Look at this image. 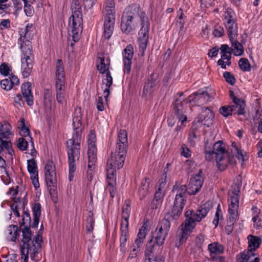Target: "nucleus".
Masks as SVG:
<instances>
[{
	"mask_svg": "<svg viewBox=\"0 0 262 262\" xmlns=\"http://www.w3.org/2000/svg\"><path fill=\"white\" fill-rule=\"evenodd\" d=\"M148 17L139 4H133L127 6L123 11L121 17V31L128 34L136 29L139 21L144 22Z\"/></svg>",
	"mask_w": 262,
	"mask_h": 262,
	"instance_id": "nucleus-1",
	"label": "nucleus"
},
{
	"mask_svg": "<svg viewBox=\"0 0 262 262\" xmlns=\"http://www.w3.org/2000/svg\"><path fill=\"white\" fill-rule=\"evenodd\" d=\"M26 203L23 202V213L21 215L22 219L19 221V228L21 230L22 239H24L25 244L26 242H29L30 241V235H32V231L31 228H37L41 215V206L40 203H35L32 207L33 211V223L31 224V219L30 214L28 209L25 210V205Z\"/></svg>",
	"mask_w": 262,
	"mask_h": 262,
	"instance_id": "nucleus-2",
	"label": "nucleus"
},
{
	"mask_svg": "<svg viewBox=\"0 0 262 262\" xmlns=\"http://www.w3.org/2000/svg\"><path fill=\"white\" fill-rule=\"evenodd\" d=\"M43 226L41 224L40 229L34 237H33V233L30 235V241L26 242L25 244L24 239L21 240L20 252L21 255L22 262H28L29 254L33 260H35L36 255L41 251V243L42 241V235L43 233Z\"/></svg>",
	"mask_w": 262,
	"mask_h": 262,
	"instance_id": "nucleus-3",
	"label": "nucleus"
},
{
	"mask_svg": "<svg viewBox=\"0 0 262 262\" xmlns=\"http://www.w3.org/2000/svg\"><path fill=\"white\" fill-rule=\"evenodd\" d=\"M82 129L74 130V134L72 139H69L67 142V146L68 148V163L69 166V180L72 181L76 170L75 162L78 160L80 158V149L81 141V133Z\"/></svg>",
	"mask_w": 262,
	"mask_h": 262,
	"instance_id": "nucleus-4",
	"label": "nucleus"
},
{
	"mask_svg": "<svg viewBox=\"0 0 262 262\" xmlns=\"http://www.w3.org/2000/svg\"><path fill=\"white\" fill-rule=\"evenodd\" d=\"M28 44L24 46L21 44V50L23 56L21 57V68L23 69L22 75L24 78L28 77L33 67L34 56L32 53L31 42L27 40Z\"/></svg>",
	"mask_w": 262,
	"mask_h": 262,
	"instance_id": "nucleus-5",
	"label": "nucleus"
},
{
	"mask_svg": "<svg viewBox=\"0 0 262 262\" xmlns=\"http://www.w3.org/2000/svg\"><path fill=\"white\" fill-rule=\"evenodd\" d=\"M154 238V235H151V238L146 243L144 262H164V257L157 254L161 245L156 244Z\"/></svg>",
	"mask_w": 262,
	"mask_h": 262,
	"instance_id": "nucleus-6",
	"label": "nucleus"
},
{
	"mask_svg": "<svg viewBox=\"0 0 262 262\" xmlns=\"http://www.w3.org/2000/svg\"><path fill=\"white\" fill-rule=\"evenodd\" d=\"M186 220L184 223V226L182 228V231L180 237V243H183L188 237L189 234L194 228L196 217L195 212L193 210H188L185 213Z\"/></svg>",
	"mask_w": 262,
	"mask_h": 262,
	"instance_id": "nucleus-7",
	"label": "nucleus"
},
{
	"mask_svg": "<svg viewBox=\"0 0 262 262\" xmlns=\"http://www.w3.org/2000/svg\"><path fill=\"white\" fill-rule=\"evenodd\" d=\"M248 247L247 252L241 253V262H248L250 259L255 255L253 252L258 248L262 243L261 238L257 236L249 235Z\"/></svg>",
	"mask_w": 262,
	"mask_h": 262,
	"instance_id": "nucleus-8",
	"label": "nucleus"
},
{
	"mask_svg": "<svg viewBox=\"0 0 262 262\" xmlns=\"http://www.w3.org/2000/svg\"><path fill=\"white\" fill-rule=\"evenodd\" d=\"M96 135L91 130L89 135L88 144V170L92 171L95 168V165L97 161V148L96 145Z\"/></svg>",
	"mask_w": 262,
	"mask_h": 262,
	"instance_id": "nucleus-9",
	"label": "nucleus"
},
{
	"mask_svg": "<svg viewBox=\"0 0 262 262\" xmlns=\"http://www.w3.org/2000/svg\"><path fill=\"white\" fill-rule=\"evenodd\" d=\"M220 145L216 144L215 146L218 150L222 151L221 157L218 154L217 156V166L221 171H223L227 168L228 165L232 166H234L236 162L234 157L230 156L227 150H226L224 146L223 147H219Z\"/></svg>",
	"mask_w": 262,
	"mask_h": 262,
	"instance_id": "nucleus-10",
	"label": "nucleus"
},
{
	"mask_svg": "<svg viewBox=\"0 0 262 262\" xmlns=\"http://www.w3.org/2000/svg\"><path fill=\"white\" fill-rule=\"evenodd\" d=\"M127 150L124 149L117 150L115 149V152H112L110 157L107 159V167H113L120 169L123 166Z\"/></svg>",
	"mask_w": 262,
	"mask_h": 262,
	"instance_id": "nucleus-11",
	"label": "nucleus"
},
{
	"mask_svg": "<svg viewBox=\"0 0 262 262\" xmlns=\"http://www.w3.org/2000/svg\"><path fill=\"white\" fill-rule=\"evenodd\" d=\"M141 28L139 31V52L142 56H144L147 45L148 41V33L149 30V22L148 19L141 23Z\"/></svg>",
	"mask_w": 262,
	"mask_h": 262,
	"instance_id": "nucleus-12",
	"label": "nucleus"
},
{
	"mask_svg": "<svg viewBox=\"0 0 262 262\" xmlns=\"http://www.w3.org/2000/svg\"><path fill=\"white\" fill-rule=\"evenodd\" d=\"M185 102L184 99L175 98L171 105L173 113L177 116L179 121L181 122V124L186 121L187 119V116L184 114L185 113Z\"/></svg>",
	"mask_w": 262,
	"mask_h": 262,
	"instance_id": "nucleus-13",
	"label": "nucleus"
},
{
	"mask_svg": "<svg viewBox=\"0 0 262 262\" xmlns=\"http://www.w3.org/2000/svg\"><path fill=\"white\" fill-rule=\"evenodd\" d=\"M217 144L220 145L219 147H223V142L222 141H218L216 142L215 143H209L208 140H207L205 142V147H204V152L205 155V159L208 161H211L213 159L214 155L215 157L216 163H217V156L219 154L221 157L222 151H220L218 148L216 149L215 145Z\"/></svg>",
	"mask_w": 262,
	"mask_h": 262,
	"instance_id": "nucleus-14",
	"label": "nucleus"
},
{
	"mask_svg": "<svg viewBox=\"0 0 262 262\" xmlns=\"http://www.w3.org/2000/svg\"><path fill=\"white\" fill-rule=\"evenodd\" d=\"M214 114L213 112L207 107H202V111L198 117L195 119V123H202L207 127H209L213 123Z\"/></svg>",
	"mask_w": 262,
	"mask_h": 262,
	"instance_id": "nucleus-15",
	"label": "nucleus"
},
{
	"mask_svg": "<svg viewBox=\"0 0 262 262\" xmlns=\"http://www.w3.org/2000/svg\"><path fill=\"white\" fill-rule=\"evenodd\" d=\"M124 63L123 71L125 73L129 74L130 72L132 60L134 55V48L131 44L128 45L122 53Z\"/></svg>",
	"mask_w": 262,
	"mask_h": 262,
	"instance_id": "nucleus-16",
	"label": "nucleus"
},
{
	"mask_svg": "<svg viewBox=\"0 0 262 262\" xmlns=\"http://www.w3.org/2000/svg\"><path fill=\"white\" fill-rule=\"evenodd\" d=\"M100 63L96 64L97 69L102 75L105 74L106 82H113V78L111 76L110 72L108 71V68L110 64V59L108 57L105 58V57L99 58Z\"/></svg>",
	"mask_w": 262,
	"mask_h": 262,
	"instance_id": "nucleus-17",
	"label": "nucleus"
},
{
	"mask_svg": "<svg viewBox=\"0 0 262 262\" xmlns=\"http://www.w3.org/2000/svg\"><path fill=\"white\" fill-rule=\"evenodd\" d=\"M115 24V17L112 13H108L105 17L103 36L106 39H109L112 35Z\"/></svg>",
	"mask_w": 262,
	"mask_h": 262,
	"instance_id": "nucleus-18",
	"label": "nucleus"
},
{
	"mask_svg": "<svg viewBox=\"0 0 262 262\" xmlns=\"http://www.w3.org/2000/svg\"><path fill=\"white\" fill-rule=\"evenodd\" d=\"M202 173V170L200 169L198 174L191 178L190 183L191 185L192 190L191 191H188V194L195 195L200 191V189L202 187L204 179L201 176Z\"/></svg>",
	"mask_w": 262,
	"mask_h": 262,
	"instance_id": "nucleus-19",
	"label": "nucleus"
},
{
	"mask_svg": "<svg viewBox=\"0 0 262 262\" xmlns=\"http://www.w3.org/2000/svg\"><path fill=\"white\" fill-rule=\"evenodd\" d=\"M144 220V223L137 235V238L135 241V244L133 245V251H139L140 247L143 243V239L145 238L147 234V228L148 226V221H145Z\"/></svg>",
	"mask_w": 262,
	"mask_h": 262,
	"instance_id": "nucleus-20",
	"label": "nucleus"
},
{
	"mask_svg": "<svg viewBox=\"0 0 262 262\" xmlns=\"http://www.w3.org/2000/svg\"><path fill=\"white\" fill-rule=\"evenodd\" d=\"M185 204V202L174 199L173 207L168 213L172 220H177L179 218Z\"/></svg>",
	"mask_w": 262,
	"mask_h": 262,
	"instance_id": "nucleus-21",
	"label": "nucleus"
},
{
	"mask_svg": "<svg viewBox=\"0 0 262 262\" xmlns=\"http://www.w3.org/2000/svg\"><path fill=\"white\" fill-rule=\"evenodd\" d=\"M128 146L127 132L124 129H121L118 135L116 148L117 150L121 149L127 151Z\"/></svg>",
	"mask_w": 262,
	"mask_h": 262,
	"instance_id": "nucleus-22",
	"label": "nucleus"
},
{
	"mask_svg": "<svg viewBox=\"0 0 262 262\" xmlns=\"http://www.w3.org/2000/svg\"><path fill=\"white\" fill-rule=\"evenodd\" d=\"M21 89L22 95L27 104L32 106L33 104V96L31 91V83H23Z\"/></svg>",
	"mask_w": 262,
	"mask_h": 262,
	"instance_id": "nucleus-23",
	"label": "nucleus"
},
{
	"mask_svg": "<svg viewBox=\"0 0 262 262\" xmlns=\"http://www.w3.org/2000/svg\"><path fill=\"white\" fill-rule=\"evenodd\" d=\"M208 250L210 252V256L212 260L216 259L215 256L222 254L224 251V248L222 245L218 242H213L208 245Z\"/></svg>",
	"mask_w": 262,
	"mask_h": 262,
	"instance_id": "nucleus-24",
	"label": "nucleus"
},
{
	"mask_svg": "<svg viewBox=\"0 0 262 262\" xmlns=\"http://www.w3.org/2000/svg\"><path fill=\"white\" fill-rule=\"evenodd\" d=\"M172 190H177V193L174 199L175 200L186 203L187 193H188V192L187 191V188L186 185L179 186L177 184V183H176L173 187Z\"/></svg>",
	"mask_w": 262,
	"mask_h": 262,
	"instance_id": "nucleus-25",
	"label": "nucleus"
},
{
	"mask_svg": "<svg viewBox=\"0 0 262 262\" xmlns=\"http://www.w3.org/2000/svg\"><path fill=\"white\" fill-rule=\"evenodd\" d=\"M71 32L73 41L77 42L79 38L81 33L82 31V21H79L78 24L77 20H72Z\"/></svg>",
	"mask_w": 262,
	"mask_h": 262,
	"instance_id": "nucleus-26",
	"label": "nucleus"
},
{
	"mask_svg": "<svg viewBox=\"0 0 262 262\" xmlns=\"http://www.w3.org/2000/svg\"><path fill=\"white\" fill-rule=\"evenodd\" d=\"M209 89L207 88L205 91L199 90V91L194 93L193 95L189 96L187 99H184L185 102V104L189 103L196 104V102L198 101L201 99H204L203 95L206 93L207 95H211L212 93H209L208 91Z\"/></svg>",
	"mask_w": 262,
	"mask_h": 262,
	"instance_id": "nucleus-27",
	"label": "nucleus"
},
{
	"mask_svg": "<svg viewBox=\"0 0 262 262\" xmlns=\"http://www.w3.org/2000/svg\"><path fill=\"white\" fill-rule=\"evenodd\" d=\"M121 236L120 238L121 250L124 251L126 246V243L127 240V235L128 234V223H125L124 225L123 222L121 224Z\"/></svg>",
	"mask_w": 262,
	"mask_h": 262,
	"instance_id": "nucleus-28",
	"label": "nucleus"
},
{
	"mask_svg": "<svg viewBox=\"0 0 262 262\" xmlns=\"http://www.w3.org/2000/svg\"><path fill=\"white\" fill-rule=\"evenodd\" d=\"M229 40L238 35V27L236 21L224 22Z\"/></svg>",
	"mask_w": 262,
	"mask_h": 262,
	"instance_id": "nucleus-29",
	"label": "nucleus"
},
{
	"mask_svg": "<svg viewBox=\"0 0 262 262\" xmlns=\"http://www.w3.org/2000/svg\"><path fill=\"white\" fill-rule=\"evenodd\" d=\"M55 74L57 80L60 82H63L64 80V71L61 59H58L57 61Z\"/></svg>",
	"mask_w": 262,
	"mask_h": 262,
	"instance_id": "nucleus-30",
	"label": "nucleus"
},
{
	"mask_svg": "<svg viewBox=\"0 0 262 262\" xmlns=\"http://www.w3.org/2000/svg\"><path fill=\"white\" fill-rule=\"evenodd\" d=\"M242 184V178L240 175H238L231 186V189L229 191V194L232 193L233 194V196H239Z\"/></svg>",
	"mask_w": 262,
	"mask_h": 262,
	"instance_id": "nucleus-31",
	"label": "nucleus"
},
{
	"mask_svg": "<svg viewBox=\"0 0 262 262\" xmlns=\"http://www.w3.org/2000/svg\"><path fill=\"white\" fill-rule=\"evenodd\" d=\"M116 169L113 167H107V182L108 186H116V177L115 173H116Z\"/></svg>",
	"mask_w": 262,
	"mask_h": 262,
	"instance_id": "nucleus-32",
	"label": "nucleus"
},
{
	"mask_svg": "<svg viewBox=\"0 0 262 262\" xmlns=\"http://www.w3.org/2000/svg\"><path fill=\"white\" fill-rule=\"evenodd\" d=\"M234 37H232V40H230L232 47L235 50L234 55L235 56H241L244 53V47L241 43L237 40L236 38L234 39Z\"/></svg>",
	"mask_w": 262,
	"mask_h": 262,
	"instance_id": "nucleus-33",
	"label": "nucleus"
},
{
	"mask_svg": "<svg viewBox=\"0 0 262 262\" xmlns=\"http://www.w3.org/2000/svg\"><path fill=\"white\" fill-rule=\"evenodd\" d=\"M229 94L230 98L232 99L233 103H236V101H237V103H239L238 105H239V107H241V110H239V114H245L246 104L245 101L237 98L235 96L234 92L232 90H230L229 91Z\"/></svg>",
	"mask_w": 262,
	"mask_h": 262,
	"instance_id": "nucleus-34",
	"label": "nucleus"
},
{
	"mask_svg": "<svg viewBox=\"0 0 262 262\" xmlns=\"http://www.w3.org/2000/svg\"><path fill=\"white\" fill-rule=\"evenodd\" d=\"M209 210V208L207 207L206 204L201 205L195 212L196 222H200L203 218L205 217Z\"/></svg>",
	"mask_w": 262,
	"mask_h": 262,
	"instance_id": "nucleus-35",
	"label": "nucleus"
},
{
	"mask_svg": "<svg viewBox=\"0 0 262 262\" xmlns=\"http://www.w3.org/2000/svg\"><path fill=\"white\" fill-rule=\"evenodd\" d=\"M167 235V233L162 230V228H160L157 235L154 238V241L161 246L163 244Z\"/></svg>",
	"mask_w": 262,
	"mask_h": 262,
	"instance_id": "nucleus-36",
	"label": "nucleus"
},
{
	"mask_svg": "<svg viewBox=\"0 0 262 262\" xmlns=\"http://www.w3.org/2000/svg\"><path fill=\"white\" fill-rule=\"evenodd\" d=\"M27 164L28 170L31 174L38 173L37 163L34 159L28 160Z\"/></svg>",
	"mask_w": 262,
	"mask_h": 262,
	"instance_id": "nucleus-37",
	"label": "nucleus"
},
{
	"mask_svg": "<svg viewBox=\"0 0 262 262\" xmlns=\"http://www.w3.org/2000/svg\"><path fill=\"white\" fill-rule=\"evenodd\" d=\"M94 214L92 211H89L87 219V225L86 226V230L88 232L90 233L94 229L95 224V219L93 217Z\"/></svg>",
	"mask_w": 262,
	"mask_h": 262,
	"instance_id": "nucleus-38",
	"label": "nucleus"
},
{
	"mask_svg": "<svg viewBox=\"0 0 262 262\" xmlns=\"http://www.w3.org/2000/svg\"><path fill=\"white\" fill-rule=\"evenodd\" d=\"M45 178L47 184H54L57 183V177L56 171H50V172H45Z\"/></svg>",
	"mask_w": 262,
	"mask_h": 262,
	"instance_id": "nucleus-39",
	"label": "nucleus"
},
{
	"mask_svg": "<svg viewBox=\"0 0 262 262\" xmlns=\"http://www.w3.org/2000/svg\"><path fill=\"white\" fill-rule=\"evenodd\" d=\"M225 22L236 21L235 14L231 9H227L224 13Z\"/></svg>",
	"mask_w": 262,
	"mask_h": 262,
	"instance_id": "nucleus-40",
	"label": "nucleus"
},
{
	"mask_svg": "<svg viewBox=\"0 0 262 262\" xmlns=\"http://www.w3.org/2000/svg\"><path fill=\"white\" fill-rule=\"evenodd\" d=\"M239 207V196H231L230 202L229 204L228 210H238Z\"/></svg>",
	"mask_w": 262,
	"mask_h": 262,
	"instance_id": "nucleus-41",
	"label": "nucleus"
},
{
	"mask_svg": "<svg viewBox=\"0 0 262 262\" xmlns=\"http://www.w3.org/2000/svg\"><path fill=\"white\" fill-rule=\"evenodd\" d=\"M238 65L240 69L243 71H249L251 70V66L247 58H243L239 59Z\"/></svg>",
	"mask_w": 262,
	"mask_h": 262,
	"instance_id": "nucleus-42",
	"label": "nucleus"
},
{
	"mask_svg": "<svg viewBox=\"0 0 262 262\" xmlns=\"http://www.w3.org/2000/svg\"><path fill=\"white\" fill-rule=\"evenodd\" d=\"M81 10H73L72 15L69 18V26H71V20H77V22L79 23V21H82Z\"/></svg>",
	"mask_w": 262,
	"mask_h": 262,
	"instance_id": "nucleus-43",
	"label": "nucleus"
},
{
	"mask_svg": "<svg viewBox=\"0 0 262 262\" xmlns=\"http://www.w3.org/2000/svg\"><path fill=\"white\" fill-rule=\"evenodd\" d=\"M20 122V127L21 131L22 132V134H21V136L27 137L28 136H30V131L28 127H26L25 125V120L24 118H21L19 120Z\"/></svg>",
	"mask_w": 262,
	"mask_h": 262,
	"instance_id": "nucleus-44",
	"label": "nucleus"
},
{
	"mask_svg": "<svg viewBox=\"0 0 262 262\" xmlns=\"http://www.w3.org/2000/svg\"><path fill=\"white\" fill-rule=\"evenodd\" d=\"M130 214V206L128 204H126L122 208V218L124 220V224L128 223V219Z\"/></svg>",
	"mask_w": 262,
	"mask_h": 262,
	"instance_id": "nucleus-45",
	"label": "nucleus"
},
{
	"mask_svg": "<svg viewBox=\"0 0 262 262\" xmlns=\"http://www.w3.org/2000/svg\"><path fill=\"white\" fill-rule=\"evenodd\" d=\"M11 68L6 62H3L0 65V73L4 76H7L10 74Z\"/></svg>",
	"mask_w": 262,
	"mask_h": 262,
	"instance_id": "nucleus-46",
	"label": "nucleus"
},
{
	"mask_svg": "<svg viewBox=\"0 0 262 262\" xmlns=\"http://www.w3.org/2000/svg\"><path fill=\"white\" fill-rule=\"evenodd\" d=\"M156 85V83H145L143 88V94L145 95L151 94L154 91V88Z\"/></svg>",
	"mask_w": 262,
	"mask_h": 262,
	"instance_id": "nucleus-47",
	"label": "nucleus"
},
{
	"mask_svg": "<svg viewBox=\"0 0 262 262\" xmlns=\"http://www.w3.org/2000/svg\"><path fill=\"white\" fill-rule=\"evenodd\" d=\"M220 113L225 117H228L232 115V109L229 105L222 106L220 108Z\"/></svg>",
	"mask_w": 262,
	"mask_h": 262,
	"instance_id": "nucleus-48",
	"label": "nucleus"
},
{
	"mask_svg": "<svg viewBox=\"0 0 262 262\" xmlns=\"http://www.w3.org/2000/svg\"><path fill=\"white\" fill-rule=\"evenodd\" d=\"M113 83H103L102 84V89L103 91L104 97L105 101L107 100V97L110 95V88Z\"/></svg>",
	"mask_w": 262,
	"mask_h": 262,
	"instance_id": "nucleus-49",
	"label": "nucleus"
},
{
	"mask_svg": "<svg viewBox=\"0 0 262 262\" xmlns=\"http://www.w3.org/2000/svg\"><path fill=\"white\" fill-rule=\"evenodd\" d=\"M28 143L26 140L23 138H19L17 144V147L21 151H24L27 149Z\"/></svg>",
	"mask_w": 262,
	"mask_h": 262,
	"instance_id": "nucleus-50",
	"label": "nucleus"
},
{
	"mask_svg": "<svg viewBox=\"0 0 262 262\" xmlns=\"http://www.w3.org/2000/svg\"><path fill=\"white\" fill-rule=\"evenodd\" d=\"M220 218L222 219V212L220 205L219 204L215 214V219L213 221V223L214 224L215 227L217 226Z\"/></svg>",
	"mask_w": 262,
	"mask_h": 262,
	"instance_id": "nucleus-51",
	"label": "nucleus"
},
{
	"mask_svg": "<svg viewBox=\"0 0 262 262\" xmlns=\"http://www.w3.org/2000/svg\"><path fill=\"white\" fill-rule=\"evenodd\" d=\"M73 125L74 130H80V129H81L82 122L80 116H76L73 118Z\"/></svg>",
	"mask_w": 262,
	"mask_h": 262,
	"instance_id": "nucleus-52",
	"label": "nucleus"
},
{
	"mask_svg": "<svg viewBox=\"0 0 262 262\" xmlns=\"http://www.w3.org/2000/svg\"><path fill=\"white\" fill-rule=\"evenodd\" d=\"M229 214L228 223H233L238 219L237 210H228Z\"/></svg>",
	"mask_w": 262,
	"mask_h": 262,
	"instance_id": "nucleus-53",
	"label": "nucleus"
},
{
	"mask_svg": "<svg viewBox=\"0 0 262 262\" xmlns=\"http://www.w3.org/2000/svg\"><path fill=\"white\" fill-rule=\"evenodd\" d=\"M50 171H56V168L52 160H48L45 167V172H50Z\"/></svg>",
	"mask_w": 262,
	"mask_h": 262,
	"instance_id": "nucleus-54",
	"label": "nucleus"
},
{
	"mask_svg": "<svg viewBox=\"0 0 262 262\" xmlns=\"http://www.w3.org/2000/svg\"><path fill=\"white\" fill-rule=\"evenodd\" d=\"M162 225L161 226L160 228H162V230L168 234V232L170 227V221L168 219H165L164 218L162 220Z\"/></svg>",
	"mask_w": 262,
	"mask_h": 262,
	"instance_id": "nucleus-55",
	"label": "nucleus"
},
{
	"mask_svg": "<svg viewBox=\"0 0 262 262\" xmlns=\"http://www.w3.org/2000/svg\"><path fill=\"white\" fill-rule=\"evenodd\" d=\"M213 33L215 37H220L224 35V29L223 27L216 26Z\"/></svg>",
	"mask_w": 262,
	"mask_h": 262,
	"instance_id": "nucleus-56",
	"label": "nucleus"
},
{
	"mask_svg": "<svg viewBox=\"0 0 262 262\" xmlns=\"http://www.w3.org/2000/svg\"><path fill=\"white\" fill-rule=\"evenodd\" d=\"M223 77L226 82H235V78L234 76L229 72H225L223 73Z\"/></svg>",
	"mask_w": 262,
	"mask_h": 262,
	"instance_id": "nucleus-57",
	"label": "nucleus"
},
{
	"mask_svg": "<svg viewBox=\"0 0 262 262\" xmlns=\"http://www.w3.org/2000/svg\"><path fill=\"white\" fill-rule=\"evenodd\" d=\"M221 51V54L222 53H228L229 54H232L233 52V49L230 48L228 45L226 44L222 45L220 47Z\"/></svg>",
	"mask_w": 262,
	"mask_h": 262,
	"instance_id": "nucleus-58",
	"label": "nucleus"
},
{
	"mask_svg": "<svg viewBox=\"0 0 262 262\" xmlns=\"http://www.w3.org/2000/svg\"><path fill=\"white\" fill-rule=\"evenodd\" d=\"M21 232V230H20L19 226H17V229L16 230L14 229L13 230V235L12 236L10 237V241L12 242H15L17 239L19 237L20 232Z\"/></svg>",
	"mask_w": 262,
	"mask_h": 262,
	"instance_id": "nucleus-59",
	"label": "nucleus"
},
{
	"mask_svg": "<svg viewBox=\"0 0 262 262\" xmlns=\"http://www.w3.org/2000/svg\"><path fill=\"white\" fill-rule=\"evenodd\" d=\"M9 79L5 78L0 80V82H19V79L17 76L13 73L10 74L9 75Z\"/></svg>",
	"mask_w": 262,
	"mask_h": 262,
	"instance_id": "nucleus-60",
	"label": "nucleus"
},
{
	"mask_svg": "<svg viewBox=\"0 0 262 262\" xmlns=\"http://www.w3.org/2000/svg\"><path fill=\"white\" fill-rule=\"evenodd\" d=\"M31 179L32 181V184L36 189L39 187V183L38 181V173L32 174L31 176Z\"/></svg>",
	"mask_w": 262,
	"mask_h": 262,
	"instance_id": "nucleus-61",
	"label": "nucleus"
},
{
	"mask_svg": "<svg viewBox=\"0 0 262 262\" xmlns=\"http://www.w3.org/2000/svg\"><path fill=\"white\" fill-rule=\"evenodd\" d=\"M71 10L72 11H73V10H81V7L78 0L72 1Z\"/></svg>",
	"mask_w": 262,
	"mask_h": 262,
	"instance_id": "nucleus-62",
	"label": "nucleus"
},
{
	"mask_svg": "<svg viewBox=\"0 0 262 262\" xmlns=\"http://www.w3.org/2000/svg\"><path fill=\"white\" fill-rule=\"evenodd\" d=\"M43 99L45 102L49 101V102H51V94L49 89H45L44 91L43 94Z\"/></svg>",
	"mask_w": 262,
	"mask_h": 262,
	"instance_id": "nucleus-63",
	"label": "nucleus"
},
{
	"mask_svg": "<svg viewBox=\"0 0 262 262\" xmlns=\"http://www.w3.org/2000/svg\"><path fill=\"white\" fill-rule=\"evenodd\" d=\"M24 12L28 16H30L32 15L33 10L31 5L27 4V5H24Z\"/></svg>",
	"mask_w": 262,
	"mask_h": 262,
	"instance_id": "nucleus-64",
	"label": "nucleus"
}]
</instances>
